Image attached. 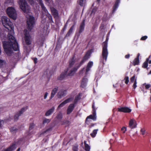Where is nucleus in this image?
<instances>
[{
    "mask_svg": "<svg viewBox=\"0 0 151 151\" xmlns=\"http://www.w3.org/2000/svg\"><path fill=\"white\" fill-rule=\"evenodd\" d=\"M1 22L3 26L10 30L8 33L7 41L3 42V46L5 52L8 56H13L15 54L13 51H18L19 49L18 44L14 36V27L10 19L6 17H1Z\"/></svg>",
    "mask_w": 151,
    "mask_h": 151,
    "instance_id": "obj_1",
    "label": "nucleus"
},
{
    "mask_svg": "<svg viewBox=\"0 0 151 151\" xmlns=\"http://www.w3.org/2000/svg\"><path fill=\"white\" fill-rule=\"evenodd\" d=\"M75 63V60L74 58H72L69 61V66L68 68V70L66 73L65 74H61L59 77H58V79L60 80H62L65 77L66 74L68 76H73L75 72L78 69L81 65H80L77 67H74L72 68V66L74 65Z\"/></svg>",
    "mask_w": 151,
    "mask_h": 151,
    "instance_id": "obj_2",
    "label": "nucleus"
},
{
    "mask_svg": "<svg viewBox=\"0 0 151 151\" xmlns=\"http://www.w3.org/2000/svg\"><path fill=\"white\" fill-rule=\"evenodd\" d=\"M108 38H107L105 42L103 44V49L102 54V57L100 59V62L104 64L106 62L108 55V51L107 49V42Z\"/></svg>",
    "mask_w": 151,
    "mask_h": 151,
    "instance_id": "obj_3",
    "label": "nucleus"
},
{
    "mask_svg": "<svg viewBox=\"0 0 151 151\" xmlns=\"http://www.w3.org/2000/svg\"><path fill=\"white\" fill-rule=\"evenodd\" d=\"M24 41L25 44H23L24 48V50L27 52L28 48H29V47L28 46L31 44L32 41L31 37L29 34V32L27 29L24 30Z\"/></svg>",
    "mask_w": 151,
    "mask_h": 151,
    "instance_id": "obj_4",
    "label": "nucleus"
},
{
    "mask_svg": "<svg viewBox=\"0 0 151 151\" xmlns=\"http://www.w3.org/2000/svg\"><path fill=\"white\" fill-rule=\"evenodd\" d=\"M18 3L20 9L24 13L27 14L29 13L30 8L27 5L25 0H19Z\"/></svg>",
    "mask_w": 151,
    "mask_h": 151,
    "instance_id": "obj_5",
    "label": "nucleus"
},
{
    "mask_svg": "<svg viewBox=\"0 0 151 151\" xmlns=\"http://www.w3.org/2000/svg\"><path fill=\"white\" fill-rule=\"evenodd\" d=\"M7 14L9 16L14 20L16 19L17 14L15 9L13 7H8L6 11Z\"/></svg>",
    "mask_w": 151,
    "mask_h": 151,
    "instance_id": "obj_6",
    "label": "nucleus"
},
{
    "mask_svg": "<svg viewBox=\"0 0 151 151\" xmlns=\"http://www.w3.org/2000/svg\"><path fill=\"white\" fill-rule=\"evenodd\" d=\"M26 17L27 18V22L28 28L31 30L35 24V18L33 16L29 14H27Z\"/></svg>",
    "mask_w": 151,
    "mask_h": 151,
    "instance_id": "obj_7",
    "label": "nucleus"
},
{
    "mask_svg": "<svg viewBox=\"0 0 151 151\" xmlns=\"http://www.w3.org/2000/svg\"><path fill=\"white\" fill-rule=\"evenodd\" d=\"M93 108V114L89 116H88L86 118V120H87L88 119H90L95 120L96 119V109L95 107L94 106V104L93 103L92 105Z\"/></svg>",
    "mask_w": 151,
    "mask_h": 151,
    "instance_id": "obj_8",
    "label": "nucleus"
},
{
    "mask_svg": "<svg viewBox=\"0 0 151 151\" xmlns=\"http://www.w3.org/2000/svg\"><path fill=\"white\" fill-rule=\"evenodd\" d=\"M92 52V50H89L88 52H87L86 54L80 63L81 65L84 62H85L90 58L91 54Z\"/></svg>",
    "mask_w": 151,
    "mask_h": 151,
    "instance_id": "obj_9",
    "label": "nucleus"
},
{
    "mask_svg": "<svg viewBox=\"0 0 151 151\" xmlns=\"http://www.w3.org/2000/svg\"><path fill=\"white\" fill-rule=\"evenodd\" d=\"M67 91L65 90L62 89L60 90L58 93L57 96L58 98H61L65 96L67 94Z\"/></svg>",
    "mask_w": 151,
    "mask_h": 151,
    "instance_id": "obj_10",
    "label": "nucleus"
},
{
    "mask_svg": "<svg viewBox=\"0 0 151 151\" xmlns=\"http://www.w3.org/2000/svg\"><path fill=\"white\" fill-rule=\"evenodd\" d=\"M137 124L135 120L134 119H131L129 121V126L132 129L136 127Z\"/></svg>",
    "mask_w": 151,
    "mask_h": 151,
    "instance_id": "obj_11",
    "label": "nucleus"
},
{
    "mask_svg": "<svg viewBox=\"0 0 151 151\" xmlns=\"http://www.w3.org/2000/svg\"><path fill=\"white\" fill-rule=\"evenodd\" d=\"M118 111L124 112H130L131 111L130 109L127 107H122L119 108L118 109Z\"/></svg>",
    "mask_w": 151,
    "mask_h": 151,
    "instance_id": "obj_12",
    "label": "nucleus"
},
{
    "mask_svg": "<svg viewBox=\"0 0 151 151\" xmlns=\"http://www.w3.org/2000/svg\"><path fill=\"white\" fill-rule=\"evenodd\" d=\"M19 142L18 143H17L15 144H14L12 145L10 147L7 148V149L4 150H3L2 151H14L16 148V146L18 145V143H19Z\"/></svg>",
    "mask_w": 151,
    "mask_h": 151,
    "instance_id": "obj_13",
    "label": "nucleus"
},
{
    "mask_svg": "<svg viewBox=\"0 0 151 151\" xmlns=\"http://www.w3.org/2000/svg\"><path fill=\"white\" fill-rule=\"evenodd\" d=\"M88 80L86 76H85L81 81V86L82 87H85L87 85Z\"/></svg>",
    "mask_w": 151,
    "mask_h": 151,
    "instance_id": "obj_14",
    "label": "nucleus"
},
{
    "mask_svg": "<svg viewBox=\"0 0 151 151\" xmlns=\"http://www.w3.org/2000/svg\"><path fill=\"white\" fill-rule=\"evenodd\" d=\"M75 107L74 104H71L68 106L67 111V114H70L73 111Z\"/></svg>",
    "mask_w": 151,
    "mask_h": 151,
    "instance_id": "obj_15",
    "label": "nucleus"
},
{
    "mask_svg": "<svg viewBox=\"0 0 151 151\" xmlns=\"http://www.w3.org/2000/svg\"><path fill=\"white\" fill-rule=\"evenodd\" d=\"M93 63L92 61H90L88 64L86 71V74H87L88 72L89 71L93 65Z\"/></svg>",
    "mask_w": 151,
    "mask_h": 151,
    "instance_id": "obj_16",
    "label": "nucleus"
},
{
    "mask_svg": "<svg viewBox=\"0 0 151 151\" xmlns=\"http://www.w3.org/2000/svg\"><path fill=\"white\" fill-rule=\"evenodd\" d=\"M86 0H78L77 3L81 6H84L86 4Z\"/></svg>",
    "mask_w": 151,
    "mask_h": 151,
    "instance_id": "obj_17",
    "label": "nucleus"
},
{
    "mask_svg": "<svg viewBox=\"0 0 151 151\" xmlns=\"http://www.w3.org/2000/svg\"><path fill=\"white\" fill-rule=\"evenodd\" d=\"M55 108L53 107L52 108L48 110L45 113L46 116H49L54 111Z\"/></svg>",
    "mask_w": 151,
    "mask_h": 151,
    "instance_id": "obj_18",
    "label": "nucleus"
},
{
    "mask_svg": "<svg viewBox=\"0 0 151 151\" xmlns=\"http://www.w3.org/2000/svg\"><path fill=\"white\" fill-rule=\"evenodd\" d=\"M120 3V1L119 0H116L114 6L113 7V12H115L116 9L118 8V6H119V4Z\"/></svg>",
    "mask_w": 151,
    "mask_h": 151,
    "instance_id": "obj_19",
    "label": "nucleus"
},
{
    "mask_svg": "<svg viewBox=\"0 0 151 151\" xmlns=\"http://www.w3.org/2000/svg\"><path fill=\"white\" fill-rule=\"evenodd\" d=\"M58 90V87H56L55 88H54L52 90V91L51 95L50 96V98L52 99L55 96V94L57 92Z\"/></svg>",
    "mask_w": 151,
    "mask_h": 151,
    "instance_id": "obj_20",
    "label": "nucleus"
},
{
    "mask_svg": "<svg viewBox=\"0 0 151 151\" xmlns=\"http://www.w3.org/2000/svg\"><path fill=\"white\" fill-rule=\"evenodd\" d=\"M52 13L54 15L55 17H57L58 16V13L57 11L54 8L51 9Z\"/></svg>",
    "mask_w": 151,
    "mask_h": 151,
    "instance_id": "obj_21",
    "label": "nucleus"
},
{
    "mask_svg": "<svg viewBox=\"0 0 151 151\" xmlns=\"http://www.w3.org/2000/svg\"><path fill=\"white\" fill-rule=\"evenodd\" d=\"M84 149L86 151H90V147L86 144V141H84Z\"/></svg>",
    "mask_w": 151,
    "mask_h": 151,
    "instance_id": "obj_22",
    "label": "nucleus"
},
{
    "mask_svg": "<svg viewBox=\"0 0 151 151\" xmlns=\"http://www.w3.org/2000/svg\"><path fill=\"white\" fill-rule=\"evenodd\" d=\"M85 27V21L84 20H83L82 22L81 23L80 27V29L79 31V32H82L84 30Z\"/></svg>",
    "mask_w": 151,
    "mask_h": 151,
    "instance_id": "obj_23",
    "label": "nucleus"
},
{
    "mask_svg": "<svg viewBox=\"0 0 151 151\" xmlns=\"http://www.w3.org/2000/svg\"><path fill=\"white\" fill-rule=\"evenodd\" d=\"M98 130V129L94 130L90 134V135L91 137H94L96 136Z\"/></svg>",
    "mask_w": 151,
    "mask_h": 151,
    "instance_id": "obj_24",
    "label": "nucleus"
},
{
    "mask_svg": "<svg viewBox=\"0 0 151 151\" xmlns=\"http://www.w3.org/2000/svg\"><path fill=\"white\" fill-rule=\"evenodd\" d=\"M28 109V106H26L22 108L21 110L18 112L19 114V115H21L22 114L24 111H26Z\"/></svg>",
    "mask_w": 151,
    "mask_h": 151,
    "instance_id": "obj_25",
    "label": "nucleus"
},
{
    "mask_svg": "<svg viewBox=\"0 0 151 151\" xmlns=\"http://www.w3.org/2000/svg\"><path fill=\"white\" fill-rule=\"evenodd\" d=\"M73 99V97H70L69 98L64 101V102L65 103V104H67L68 103H69L71 101H72Z\"/></svg>",
    "mask_w": 151,
    "mask_h": 151,
    "instance_id": "obj_26",
    "label": "nucleus"
},
{
    "mask_svg": "<svg viewBox=\"0 0 151 151\" xmlns=\"http://www.w3.org/2000/svg\"><path fill=\"white\" fill-rule=\"evenodd\" d=\"M9 121V119L6 120L4 121L2 120H0V128H1L3 126L5 122H7Z\"/></svg>",
    "mask_w": 151,
    "mask_h": 151,
    "instance_id": "obj_27",
    "label": "nucleus"
},
{
    "mask_svg": "<svg viewBox=\"0 0 151 151\" xmlns=\"http://www.w3.org/2000/svg\"><path fill=\"white\" fill-rule=\"evenodd\" d=\"M74 28V26H73L70 29L69 31L66 34V36H69L72 33L73 29Z\"/></svg>",
    "mask_w": 151,
    "mask_h": 151,
    "instance_id": "obj_28",
    "label": "nucleus"
},
{
    "mask_svg": "<svg viewBox=\"0 0 151 151\" xmlns=\"http://www.w3.org/2000/svg\"><path fill=\"white\" fill-rule=\"evenodd\" d=\"M139 63V59H138V58H135L133 61V64L134 65H138Z\"/></svg>",
    "mask_w": 151,
    "mask_h": 151,
    "instance_id": "obj_29",
    "label": "nucleus"
},
{
    "mask_svg": "<svg viewBox=\"0 0 151 151\" xmlns=\"http://www.w3.org/2000/svg\"><path fill=\"white\" fill-rule=\"evenodd\" d=\"M81 94H79L78 95H77L75 98V99L74 100V103H76L77 101L81 99Z\"/></svg>",
    "mask_w": 151,
    "mask_h": 151,
    "instance_id": "obj_30",
    "label": "nucleus"
},
{
    "mask_svg": "<svg viewBox=\"0 0 151 151\" xmlns=\"http://www.w3.org/2000/svg\"><path fill=\"white\" fill-rule=\"evenodd\" d=\"M148 59L147 58L146 61H145L143 64L142 67L144 68H146L148 66Z\"/></svg>",
    "mask_w": 151,
    "mask_h": 151,
    "instance_id": "obj_31",
    "label": "nucleus"
},
{
    "mask_svg": "<svg viewBox=\"0 0 151 151\" xmlns=\"http://www.w3.org/2000/svg\"><path fill=\"white\" fill-rule=\"evenodd\" d=\"M20 115L18 112L14 116V119L15 121H17L18 120L19 117Z\"/></svg>",
    "mask_w": 151,
    "mask_h": 151,
    "instance_id": "obj_32",
    "label": "nucleus"
},
{
    "mask_svg": "<svg viewBox=\"0 0 151 151\" xmlns=\"http://www.w3.org/2000/svg\"><path fill=\"white\" fill-rule=\"evenodd\" d=\"M5 64L6 62L5 61L0 59V68L5 65Z\"/></svg>",
    "mask_w": 151,
    "mask_h": 151,
    "instance_id": "obj_33",
    "label": "nucleus"
},
{
    "mask_svg": "<svg viewBox=\"0 0 151 151\" xmlns=\"http://www.w3.org/2000/svg\"><path fill=\"white\" fill-rule=\"evenodd\" d=\"M6 3L9 5H12L14 4V0H8Z\"/></svg>",
    "mask_w": 151,
    "mask_h": 151,
    "instance_id": "obj_34",
    "label": "nucleus"
},
{
    "mask_svg": "<svg viewBox=\"0 0 151 151\" xmlns=\"http://www.w3.org/2000/svg\"><path fill=\"white\" fill-rule=\"evenodd\" d=\"M62 117V114L61 113H59L56 116L57 118L58 119H60Z\"/></svg>",
    "mask_w": 151,
    "mask_h": 151,
    "instance_id": "obj_35",
    "label": "nucleus"
},
{
    "mask_svg": "<svg viewBox=\"0 0 151 151\" xmlns=\"http://www.w3.org/2000/svg\"><path fill=\"white\" fill-rule=\"evenodd\" d=\"M65 103L64 101H63V102H62L61 104H60L58 106V109H59L60 108L63 107V106H64L65 104Z\"/></svg>",
    "mask_w": 151,
    "mask_h": 151,
    "instance_id": "obj_36",
    "label": "nucleus"
},
{
    "mask_svg": "<svg viewBox=\"0 0 151 151\" xmlns=\"http://www.w3.org/2000/svg\"><path fill=\"white\" fill-rule=\"evenodd\" d=\"M43 51L40 50H39L38 51L37 54L40 56H41L43 54Z\"/></svg>",
    "mask_w": 151,
    "mask_h": 151,
    "instance_id": "obj_37",
    "label": "nucleus"
},
{
    "mask_svg": "<svg viewBox=\"0 0 151 151\" xmlns=\"http://www.w3.org/2000/svg\"><path fill=\"white\" fill-rule=\"evenodd\" d=\"M50 121V119H45L43 121V123L44 124H46L47 123H49Z\"/></svg>",
    "mask_w": 151,
    "mask_h": 151,
    "instance_id": "obj_38",
    "label": "nucleus"
},
{
    "mask_svg": "<svg viewBox=\"0 0 151 151\" xmlns=\"http://www.w3.org/2000/svg\"><path fill=\"white\" fill-rule=\"evenodd\" d=\"M73 151H78V146H73Z\"/></svg>",
    "mask_w": 151,
    "mask_h": 151,
    "instance_id": "obj_39",
    "label": "nucleus"
},
{
    "mask_svg": "<svg viewBox=\"0 0 151 151\" xmlns=\"http://www.w3.org/2000/svg\"><path fill=\"white\" fill-rule=\"evenodd\" d=\"M135 75H134L130 79L131 82L132 83L135 81L136 79H135Z\"/></svg>",
    "mask_w": 151,
    "mask_h": 151,
    "instance_id": "obj_40",
    "label": "nucleus"
},
{
    "mask_svg": "<svg viewBox=\"0 0 151 151\" xmlns=\"http://www.w3.org/2000/svg\"><path fill=\"white\" fill-rule=\"evenodd\" d=\"M143 85H145V88L146 89H148L150 87H151V85L150 84H147L146 83H144L143 84Z\"/></svg>",
    "mask_w": 151,
    "mask_h": 151,
    "instance_id": "obj_41",
    "label": "nucleus"
},
{
    "mask_svg": "<svg viewBox=\"0 0 151 151\" xmlns=\"http://www.w3.org/2000/svg\"><path fill=\"white\" fill-rule=\"evenodd\" d=\"M16 128L15 127H12L10 128V130L12 132H15L17 130Z\"/></svg>",
    "mask_w": 151,
    "mask_h": 151,
    "instance_id": "obj_42",
    "label": "nucleus"
},
{
    "mask_svg": "<svg viewBox=\"0 0 151 151\" xmlns=\"http://www.w3.org/2000/svg\"><path fill=\"white\" fill-rule=\"evenodd\" d=\"M34 124L33 123H31L30 124L29 129L30 130H32L34 128Z\"/></svg>",
    "mask_w": 151,
    "mask_h": 151,
    "instance_id": "obj_43",
    "label": "nucleus"
},
{
    "mask_svg": "<svg viewBox=\"0 0 151 151\" xmlns=\"http://www.w3.org/2000/svg\"><path fill=\"white\" fill-rule=\"evenodd\" d=\"M124 79L125 80V83L127 84L129 81L128 77H126Z\"/></svg>",
    "mask_w": 151,
    "mask_h": 151,
    "instance_id": "obj_44",
    "label": "nucleus"
},
{
    "mask_svg": "<svg viewBox=\"0 0 151 151\" xmlns=\"http://www.w3.org/2000/svg\"><path fill=\"white\" fill-rule=\"evenodd\" d=\"M137 81H136V80H135V81H134V83L133 85V88L134 89H135L136 88V87H137Z\"/></svg>",
    "mask_w": 151,
    "mask_h": 151,
    "instance_id": "obj_45",
    "label": "nucleus"
},
{
    "mask_svg": "<svg viewBox=\"0 0 151 151\" xmlns=\"http://www.w3.org/2000/svg\"><path fill=\"white\" fill-rule=\"evenodd\" d=\"M127 130V128L126 127H124L121 129V130L122 131L123 133H124Z\"/></svg>",
    "mask_w": 151,
    "mask_h": 151,
    "instance_id": "obj_46",
    "label": "nucleus"
},
{
    "mask_svg": "<svg viewBox=\"0 0 151 151\" xmlns=\"http://www.w3.org/2000/svg\"><path fill=\"white\" fill-rule=\"evenodd\" d=\"M147 38V36H145L142 37L141 38V40H146Z\"/></svg>",
    "mask_w": 151,
    "mask_h": 151,
    "instance_id": "obj_47",
    "label": "nucleus"
},
{
    "mask_svg": "<svg viewBox=\"0 0 151 151\" xmlns=\"http://www.w3.org/2000/svg\"><path fill=\"white\" fill-rule=\"evenodd\" d=\"M145 130L144 129H142L141 130V133L142 134L144 135L145 133Z\"/></svg>",
    "mask_w": 151,
    "mask_h": 151,
    "instance_id": "obj_48",
    "label": "nucleus"
},
{
    "mask_svg": "<svg viewBox=\"0 0 151 151\" xmlns=\"http://www.w3.org/2000/svg\"><path fill=\"white\" fill-rule=\"evenodd\" d=\"M29 2L34 7V2L33 1V0H28Z\"/></svg>",
    "mask_w": 151,
    "mask_h": 151,
    "instance_id": "obj_49",
    "label": "nucleus"
},
{
    "mask_svg": "<svg viewBox=\"0 0 151 151\" xmlns=\"http://www.w3.org/2000/svg\"><path fill=\"white\" fill-rule=\"evenodd\" d=\"M48 93L47 92H46L45 93L44 96V99H45L47 98V96L48 95Z\"/></svg>",
    "mask_w": 151,
    "mask_h": 151,
    "instance_id": "obj_50",
    "label": "nucleus"
},
{
    "mask_svg": "<svg viewBox=\"0 0 151 151\" xmlns=\"http://www.w3.org/2000/svg\"><path fill=\"white\" fill-rule=\"evenodd\" d=\"M37 58H35L34 59V61L35 63H37Z\"/></svg>",
    "mask_w": 151,
    "mask_h": 151,
    "instance_id": "obj_51",
    "label": "nucleus"
},
{
    "mask_svg": "<svg viewBox=\"0 0 151 151\" xmlns=\"http://www.w3.org/2000/svg\"><path fill=\"white\" fill-rule=\"evenodd\" d=\"M129 54H128V55H126L125 56V57L126 58H129Z\"/></svg>",
    "mask_w": 151,
    "mask_h": 151,
    "instance_id": "obj_52",
    "label": "nucleus"
},
{
    "mask_svg": "<svg viewBox=\"0 0 151 151\" xmlns=\"http://www.w3.org/2000/svg\"><path fill=\"white\" fill-rule=\"evenodd\" d=\"M50 129H47L45 131V132H44L43 133V134H45V133L48 132L49 131H50Z\"/></svg>",
    "mask_w": 151,
    "mask_h": 151,
    "instance_id": "obj_53",
    "label": "nucleus"
},
{
    "mask_svg": "<svg viewBox=\"0 0 151 151\" xmlns=\"http://www.w3.org/2000/svg\"><path fill=\"white\" fill-rule=\"evenodd\" d=\"M149 58H148V63H149L150 64L151 63V60H149Z\"/></svg>",
    "mask_w": 151,
    "mask_h": 151,
    "instance_id": "obj_54",
    "label": "nucleus"
},
{
    "mask_svg": "<svg viewBox=\"0 0 151 151\" xmlns=\"http://www.w3.org/2000/svg\"><path fill=\"white\" fill-rule=\"evenodd\" d=\"M84 68H83L82 70H81V71L80 72V74H81L82 72L84 70Z\"/></svg>",
    "mask_w": 151,
    "mask_h": 151,
    "instance_id": "obj_55",
    "label": "nucleus"
},
{
    "mask_svg": "<svg viewBox=\"0 0 151 151\" xmlns=\"http://www.w3.org/2000/svg\"><path fill=\"white\" fill-rule=\"evenodd\" d=\"M19 53H18V54H17V56H16V58H19Z\"/></svg>",
    "mask_w": 151,
    "mask_h": 151,
    "instance_id": "obj_56",
    "label": "nucleus"
},
{
    "mask_svg": "<svg viewBox=\"0 0 151 151\" xmlns=\"http://www.w3.org/2000/svg\"><path fill=\"white\" fill-rule=\"evenodd\" d=\"M139 55H140L139 53H138V55H137V58H138V59H139Z\"/></svg>",
    "mask_w": 151,
    "mask_h": 151,
    "instance_id": "obj_57",
    "label": "nucleus"
},
{
    "mask_svg": "<svg viewBox=\"0 0 151 151\" xmlns=\"http://www.w3.org/2000/svg\"><path fill=\"white\" fill-rule=\"evenodd\" d=\"M20 148H19L17 150V151H20Z\"/></svg>",
    "mask_w": 151,
    "mask_h": 151,
    "instance_id": "obj_58",
    "label": "nucleus"
},
{
    "mask_svg": "<svg viewBox=\"0 0 151 151\" xmlns=\"http://www.w3.org/2000/svg\"><path fill=\"white\" fill-rule=\"evenodd\" d=\"M66 122H67L68 123H69V121H66Z\"/></svg>",
    "mask_w": 151,
    "mask_h": 151,
    "instance_id": "obj_59",
    "label": "nucleus"
},
{
    "mask_svg": "<svg viewBox=\"0 0 151 151\" xmlns=\"http://www.w3.org/2000/svg\"><path fill=\"white\" fill-rule=\"evenodd\" d=\"M39 8V7H38V6H37V7H36V9H38V8Z\"/></svg>",
    "mask_w": 151,
    "mask_h": 151,
    "instance_id": "obj_60",
    "label": "nucleus"
},
{
    "mask_svg": "<svg viewBox=\"0 0 151 151\" xmlns=\"http://www.w3.org/2000/svg\"><path fill=\"white\" fill-rule=\"evenodd\" d=\"M114 27V25H113L112 26V27L113 28Z\"/></svg>",
    "mask_w": 151,
    "mask_h": 151,
    "instance_id": "obj_61",
    "label": "nucleus"
},
{
    "mask_svg": "<svg viewBox=\"0 0 151 151\" xmlns=\"http://www.w3.org/2000/svg\"><path fill=\"white\" fill-rule=\"evenodd\" d=\"M150 73L151 74V71H150Z\"/></svg>",
    "mask_w": 151,
    "mask_h": 151,
    "instance_id": "obj_62",
    "label": "nucleus"
},
{
    "mask_svg": "<svg viewBox=\"0 0 151 151\" xmlns=\"http://www.w3.org/2000/svg\"><path fill=\"white\" fill-rule=\"evenodd\" d=\"M150 100L151 101V96H150Z\"/></svg>",
    "mask_w": 151,
    "mask_h": 151,
    "instance_id": "obj_63",
    "label": "nucleus"
},
{
    "mask_svg": "<svg viewBox=\"0 0 151 151\" xmlns=\"http://www.w3.org/2000/svg\"><path fill=\"white\" fill-rule=\"evenodd\" d=\"M150 93H151V89H150Z\"/></svg>",
    "mask_w": 151,
    "mask_h": 151,
    "instance_id": "obj_64",
    "label": "nucleus"
}]
</instances>
